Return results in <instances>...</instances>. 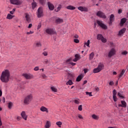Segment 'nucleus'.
Masks as SVG:
<instances>
[{"instance_id": "1", "label": "nucleus", "mask_w": 128, "mask_h": 128, "mask_svg": "<svg viewBox=\"0 0 128 128\" xmlns=\"http://www.w3.org/2000/svg\"><path fill=\"white\" fill-rule=\"evenodd\" d=\"M10 73L8 70H4L0 76V80L2 82H5V84L8 83V82H10Z\"/></svg>"}, {"instance_id": "2", "label": "nucleus", "mask_w": 128, "mask_h": 128, "mask_svg": "<svg viewBox=\"0 0 128 128\" xmlns=\"http://www.w3.org/2000/svg\"><path fill=\"white\" fill-rule=\"evenodd\" d=\"M32 100V94H29L25 97L24 99V104H30Z\"/></svg>"}, {"instance_id": "3", "label": "nucleus", "mask_w": 128, "mask_h": 128, "mask_svg": "<svg viewBox=\"0 0 128 128\" xmlns=\"http://www.w3.org/2000/svg\"><path fill=\"white\" fill-rule=\"evenodd\" d=\"M38 18H42V16H44V12L42 11V8H39L37 12Z\"/></svg>"}, {"instance_id": "4", "label": "nucleus", "mask_w": 128, "mask_h": 128, "mask_svg": "<svg viewBox=\"0 0 128 128\" xmlns=\"http://www.w3.org/2000/svg\"><path fill=\"white\" fill-rule=\"evenodd\" d=\"M46 32L48 34H56V31L52 28H48L46 30Z\"/></svg>"}, {"instance_id": "5", "label": "nucleus", "mask_w": 128, "mask_h": 128, "mask_svg": "<svg viewBox=\"0 0 128 128\" xmlns=\"http://www.w3.org/2000/svg\"><path fill=\"white\" fill-rule=\"evenodd\" d=\"M116 54V50L114 48H112L108 53V58H112V56H114Z\"/></svg>"}, {"instance_id": "6", "label": "nucleus", "mask_w": 128, "mask_h": 128, "mask_svg": "<svg viewBox=\"0 0 128 128\" xmlns=\"http://www.w3.org/2000/svg\"><path fill=\"white\" fill-rule=\"evenodd\" d=\"M97 24H98V26H100V28H102L104 30H108V26L102 23V22L101 21L98 20Z\"/></svg>"}, {"instance_id": "7", "label": "nucleus", "mask_w": 128, "mask_h": 128, "mask_svg": "<svg viewBox=\"0 0 128 128\" xmlns=\"http://www.w3.org/2000/svg\"><path fill=\"white\" fill-rule=\"evenodd\" d=\"M10 2L12 4H16V6L22 4V1L20 0H10Z\"/></svg>"}, {"instance_id": "8", "label": "nucleus", "mask_w": 128, "mask_h": 128, "mask_svg": "<svg viewBox=\"0 0 128 128\" xmlns=\"http://www.w3.org/2000/svg\"><path fill=\"white\" fill-rule=\"evenodd\" d=\"M22 76L26 80H32L34 78V76L31 74H24Z\"/></svg>"}, {"instance_id": "9", "label": "nucleus", "mask_w": 128, "mask_h": 128, "mask_svg": "<svg viewBox=\"0 0 128 128\" xmlns=\"http://www.w3.org/2000/svg\"><path fill=\"white\" fill-rule=\"evenodd\" d=\"M96 16H100V18H106V15L104 14V12L100 11H98L97 12Z\"/></svg>"}, {"instance_id": "10", "label": "nucleus", "mask_w": 128, "mask_h": 128, "mask_svg": "<svg viewBox=\"0 0 128 128\" xmlns=\"http://www.w3.org/2000/svg\"><path fill=\"white\" fill-rule=\"evenodd\" d=\"M114 14H112L110 16V18L109 24L110 26H112V22H114Z\"/></svg>"}, {"instance_id": "11", "label": "nucleus", "mask_w": 128, "mask_h": 128, "mask_svg": "<svg viewBox=\"0 0 128 128\" xmlns=\"http://www.w3.org/2000/svg\"><path fill=\"white\" fill-rule=\"evenodd\" d=\"M48 6L50 10H54V6L53 4H52L51 2H48Z\"/></svg>"}, {"instance_id": "12", "label": "nucleus", "mask_w": 128, "mask_h": 128, "mask_svg": "<svg viewBox=\"0 0 128 128\" xmlns=\"http://www.w3.org/2000/svg\"><path fill=\"white\" fill-rule=\"evenodd\" d=\"M40 110L41 112H45L46 113L48 112V109L44 106H42L40 107Z\"/></svg>"}, {"instance_id": "13", "label": "nucleus", "mask_w": 128, "mask_h": 128, "mask_svg": "<svg viewBox=\"0 0 128 128\" xmlns=\"http://www.w3.org/2000/svg\"><path fill=\"white\" fill-rule=\"evenodd\" d=\"M21 116H22V118L24 120H26V119L28 118V116H26V112L22 111L21 112Z\"/></svg>"}, {"instance_id": "14", "label": "nucleus", "mask_w": 128, "mask_h": 128, "mask_svg": "<svg viewBox=\"0 0 128 128\" xmlns=\"http://www.w3.org/2000/svg\"><path fill=\"white\" fill-rule=\"evenodd\" d=\"M113 100L114 102H116L118 98H116V90H113Z\"/></svg>"}, {"instance_id": "15", "label": "nucleus", "mask_w": 128, "mask_h": 128, "mask_svg": "<svg viewBox=\"0 0 128 128\" xmlns=\"http://www.w3.org/2000/svg\"><path fill=\"white\" fill-rule=\"evenodd\" d=\"M121 104H118L119 107H122V108H126V102L122 100L121 101Z\"/></svg>"}, {"instance_id": "16", "label": "nucleus", "mask_w": 128, "mask_h": 128, "mask_svg": "<svg viewBox=\"0 0 128 128\" xmlns=\"http://www.w3.org/2000/svg\"><path fill=\"white\" fill-rule=\"evenodd\" d=\"M80 60V56L78 54H76L75 55V58L73 60V62H76L77 60Z\"/></svg>"}, {"instance_id": "17", "label": "nucleus", "mask_w": 128, "mask_h": 128, "mask_svg": "<svg viewBox=\"0 0 128 128\" xmlns=\"http://www.w3.org/2000/svg\"><path fill=\"white\" fill-rule=\"evenodd\" d=\"M34 46L36 48H40L42 46V42H40V41H36Z\"/></svg>"}, {"instance_id": "18", "label": "nucleus", "mask_w": 128, "mask_h": 128, "mask_svg": "<svg viewBox=\"0 0 128 128\" xmlns=\"http://www.w3.org/2000/svg\"><path fill=\"white\" fill-rule=\"evenodd\" d=\"M55 22L56 24H62V22H64V20L60 18H57L56 19Z\"/></svg>"}, {"instance_id": "19", "label": "nucleus", "mask_w": 128, "mask_h": 128, "mask_svg": "<svg viewBox=\"0 0 128 128\" xmlns=\"http://www.w3.org/2000/svg\"><path fill=\"white\" fill-rule=\"evenodd\" d=\"M25 18L26 19V20L28 22H30V20H31L30 16V15L28 14H26Z\"/></svg>"}, {"instance_id": "20", "label": "nucleus", "mask_w": 128, "mask_h": 128, "mask_svg": "<svg viewBox=\"0 0 128 128\" xmlns=\"http://www.w3.org/2000/svg\"><path fill=\"white\" fill-rule=\"evenodd\" d=\"M82 78H84V76H82V74H80L77 77L76 82H80Z\"/></svg>"}, {"instance_id": "21", "label": "nucleus", "mask_w": 128, "mask_h": 128, "mask_svg": "<svg viewBox=\"0 0 128 128\" xmlns=\"http://www.w3.org/2000/svg\"><path fill=\"white\" fill-rule=\"evenodd\" d=\"M126 28H123L119 32L118 36H122V35L124 34V32H126Z\"/></svg>"}, {"instance_id": "22", "label": "nucleus", "mask_w": 128, "mask_h": 128, "mask_svg": "<svg viewBox=\"0 0 128 128\" xmlns=\"http://www.w3.org/2000/svg\"><path fill=\"white\" fill-rule=\"evenodd\" d=\"M78 10H80L81 12H86L88 10V8H84L82 6L78 7Z\"/></svg>"}, {"instance_id": "23", "label": "nucleus", "mask_w": 128, "mask_h": 128, "mask_svg": "<svg viewBox=\"0 0 128 128\" xmlns=\"http://www.w3.org/2000/svg\"><path fill=\"white\" fill-rule=\"evenodd\" d=\"M126 18H123L121 19L120 22V26H122L123 24H126Z\"/></svg>"}, {"instance_id": "24", "label": "nucleus", "mask_w": 128, "mask_h": 128, "mask_svg": "<svg viewBox=\"0 0 128 128\" xmlns=\"http://www.w3.org/2000/svg\"><path fill=\"white\" fill-rule=\"evenodd\" d=\"M50 126H51L50 122L47 121L45 126H44V128H50Z\"/></svg>"}, {"instance_id": "25", "label": "nucleus", "mask_w": 128, "mask_h": 128, "mask_svg": "<svg viewBox=\"0 0 128 128\" xmlns=\"http://www.w3.org/2000/svg\"><path fill=\"white\" fill-rule=\"evenodd\" d=\"M99 70H102L104 68V64L100 63L98 64V68Z\"/></svg>"}, {"instance_id": "26", "label": "nucleus", "mask_w": 128, "mask_h": 128, "mask_svg": "<svg viewBox=\"0 0 128 128\" xmlns=\"http://www.w3.org/2000/svg\"><path fill=\"white\" fill-rule=\"evenodd\" d=\"M14 16H12V14H8L7 15L6 19L7 20H12Z\"/></svg>"}, {"instance_id": "27", "label": "nucleus", "mask_w": 128, "mask_h": 128, "mask_svg": "<svg viewBox=\"0 0 128 128\" xmlns=\"http://www.w3.org/2000/svg\"><path fill=\"white\" fill-rule=\"evenodd\" d=\"M68 10H74L76 8V7L72 6H68L66 7Z\"/></svg>"}, {"instance_id": "28", "label": "nucleus", "mask_w": 128, "mask_h": 128, "mask_svg": "<svg viewBox=\"0 0 128 128\" xmlns=\"http://www.w3.org/2000/svg\"><path fill=\"white\" fill-rule=\"evenodd\" d=\"M94 52H92L89 56V59L92 60L94 58Z\"/></svg>"}, {"instance_id": "29", "label": "nucleus", "mask_w": 128, "mask_h": 128, "mask_svg": "<svg viewBox=\"0 0 128 128\" xmlns=\"http://www.w3.org/2000/svg\"><path fill=\"white\" fill-rule=\"evenodd\" d=\"M124 72H126V70H122L119 75V78H120L124 76Z\"/></svg>"}, {"instance_id": "30", "label": "nucleus", "mask_w": 128, "mask_h": 128, "mask_svg": "<svg viewBox=\"0 0 128 128\" xmlns=\"http://www.w3.org/2000/svg\"><path fill=\"white\" fill-rule=\"evenodd\" d=\"M104 38V36L102 34H98L97 35V40H102Z\"/></svg>"}, {"instance_id": "31", "label": "nucleus", "mask_w": 128, "mask_h": 128, "mask_svg": "<svg viewBox=\"0 0 128 128\" xmlns=\"http://www.w3.org/2000/svg\"><path fill=\"white\" fill-rule=\"evenodd\" d=\"M52 92H58V89L54 86H52L50 88Z\"/></svg>"}, {"instance_id": "32", "label": "nucleus", "mask_w": 128, "mask_h": 128, "mask_svg": "<svg viewBox=\"0 0 128 128\" xmlns=\"http://www.w3.org/2000/svg\"><path fill=\"white\" fill-rule=\"evenodd\" d=\"M66 84L67 86H72V84H74V82H72V80H69L68 82H66Z\"/></svg>"}, {"instance_id": "33", "label": "nucleus", "mask_w": 128, "mask_h": 128, "mask_svg": "<svg viewBox=\"0 0 128 128\" xmlns=\"http://www.w3.org/2000/svg\"><path fill=\"white\" fill-rule=\"evenodd\" d=\"M100 72V70H99L98 68H94V70H93V72L94 74H96L98 72Z\"/></svg>"}, {"instance_id": "34", "label": "nucleus", "mask_w": 128, "mask_h": 128, "mask_svg": "<svg viewBox=\"0 0 128 128\" xmlns=\"http://www.w3.org/2000/svg\"><path fill=\"white\" fill-rule=\"evenodd\" d=\"M56 124L58 126V128H62L61 126L62 124V122L60 121L57 122H56Z\"/></svg>"}, {"instance_id": "35", "label": "nucleus", "mask_w": 128, "mask_h": 128, "mask_svg": "<svg viewBox=\"0 0 128 128\" xmlns=\"http://www.w3.org/2000/svg\"><path fill=\"white\" fill-rule=\"evenodd\" d=\"M12 102H9L8 103V108L9 110H12Z\"/></svg>"}, {"instance_id": "36", "label": "nucleus", "mask_w": 128, "mask_h": 128, "mask_svg": "<svg viewBox=\"0 0 128 128\" xmlns=\"http://www.w3.org/2000/svg\"><path fill=\"white\" fill-rule=\"evenodd\" d=\"M32 8L33 9L35 8L36 6V2H34H34H32Z\"/></svg>"}, {"instance_id": "37", "label": "nucleus", "mask_w": 128, "mask_h": 128, "mask_svg": "<svg viewBox=\"0 0 128 128\" xmlns=\"http://www.w3.org/2000/svg\"><path fill=\"white\" fill-rule=\"evenodd\" d=\"M80 99H76L74 100V104H80Z\"/></svg>"}, {"instance_id": "38", "label": "nucleus", "mask_w": 128, "mask_h": 128, "mask_svg": "<svg viewBox=\"0 0 128 128\" xmlns=\"http://www.w3.org/2000/svg\"><path fill=\"white\" fill-rule=\"evenodd\" d=\"M62 8V6L60 5H59L56 9L55 10L56 12H58L59 10H60V9Z\"/></svg>"}, {"instance_id": "39", "label": "nucleus", "mask_w": 128, "mask_h": 128, "mask_svg": "<svg viewBox=\"0 0 128 128\" xmlns=\"http://www.w3.org/2000/svg\"><path fill=\"white\" fill-rule=\"evenodd\" d=\"M92 116L94 118V120H98V116L94 114L92 115Z\"/></svg>"}, {"instance_id": "40", "label": "nucleus", "mask_w": 128, "mask_h": 128, "mask_svg": "<svg viewBox=\"0 0 128 128\" xmlns=\"http://www.w3.org/2000/svg\"><path fill=\"white\" fill-rule=\"evenodd\" d=\"M90 40H88L87 42H85L84 45L88 46V48H90Z\"/></svg>"}, {"instance_id": "41", "label": "nucleus", "mask_w": 128, "mask_h": 128, "mask_svg": "<svg viewBox=\"0 0 128 128\" xmlns=\"http://www.w3.org/2000/svg\"><path fill=\"white\" fill-rule=\"evenodd\" d=\"M118 96H120V98H124V96H122V94H120V92L118 93Z\"/></svg>"}, {"instance_id": "42", "label": "nucleus", "mask_w": 128, "mask_h": 128, "mask_svg": "<svg viewBox=\"0 0 128 128\" xmlns=\"http://www.w3.org/2000/svg\"><path fill=\"white\" fill-rule=\"evenodd\" d=\"M70 59H68L66 62V64H70Z\"/></svg>"}, {"instance_id": "43", "label": "nucleus", "mask_w": 128, "mask_h": 128, "mask_svg": "<svg viewBox=\"0 0 128 128\" xmlns=\"http://www.w3.org/2000/svg\"><path fill=\"white\" fill-rule=\"evenodd\" d=\"M86 94L87 96H92V92H86Z\"/></svg>"}, {"instance_id": "44", "label": "nucleus", "mask_w": 128, "mask_h": 128, "mask_svg": "<svg viewBox=\"0 0 128 128\" xmlns=\"http://www.w3.org/2000/svg\"><path fill=\"white\" fill-rule=\"evenodd\" d=\"M44 64H48L49 62H48V59H45L44 60Z\"/></svg>"}, {"instance_id": "45", "label": "nucleus", "mask_w": 128, "mask_h": 128, "mask_svg": "<svg viewBox=\"0 0 128 128\" xmlns=\"http://www.w3.org/2000/svg\"><path fill=\"white\" fill-rule=\"evenodd\" d=\"M101 40H102V42H104V43L106 42V39L104 37L102 38L101 39Z\"/></svg>"}, {"instance_id": "46", "label": "nucleus", "mask_w": 128, "mask_h": 128, "mask_svg": "<svg viewBox=\"0 0 128 128\" xmlns=\"http://www.w3.org/2000/svg\"><path fill=\"white\" fill-rule=\"evenodd\" d=\"M39 2L41 4H44V2H46V0H38Z\"/></svg>"}, {"instance_id": "47", "label": "nucleus", "mask_w": 128, "mask_h": 128, "mask_svg": "<svg viewBox=\"0 0 128 128\" xmlns=\"http://www.w3.org/2000/svg\"><path fill=\"white\" fill-rule=\"evenodd\" d=\"M78 110H80V112H82V106L80 105L78 107Z\"/></svg>"}, {"instance_id": "48", "label": "nucleus", "mask_w": 128, "mask_h": 128, "mask_svg": "<svg viewBox=\"0 0 128 128\" xmlns=\"http://www.w3.org/2000/svg\"><path fill=\"white\" fill-rule=\"evenodd\" d=\"M122 54L123 56H126V54H128V52H126V51L122 52Z\"/></svg>"}, {"instance_id": "49", "label": "nucleus", "mask_w": 128, "mask_h": 128, "mask_svg": "<svg viewBox=\"0 0 128 128\" xmlns=\"http://www.w3.org/2000/svg\"><path fill=\"white\" fill-rule=\"evenodd\" d=\"M15 11H16V9L14 8L12 11L10 12V14H14V12Z\"/></svg>"}, {"instance_id": "50", "label": "nucleus", "mask_w": 128, "mask_h": 128, "mask_svg": "<svg viewBox=\"0 0 128 128\" xmlns=\"http://www.w3.org/2000/svg\"><path fill=\"white\" fill-rule=\"evenodd\" d=\"M74 42H76V44H78V42H80V40L78 39H74Z\"/></svg>"}, {"instance_id": "51", "label": "nucleus", "mask_w": 128, "mask_h": 128, "mask_svg": "<svg viewBox=\"0 0 128 128\" xmlns=\"http://www.w3.org/2000/svg\"><path fill=\"white\" fill-rule=\"evenodd\" d=\"M40 70V68H38V66H36L34 68V70H35V72H38V70Z\"/></svg>"}, {"instance_id": "52", "label": "nucleus", "mask_w": 128, "mask_h": 128, "mask_svg": "<svg viewBox=\"0 0 128 128\" xmlns=\"http://www.w3.org/2000/svg\"><path fill=\"white\" fill-rule=\"evenodd\" d=\"M78 118H80L81 120L84 119V117H82V116L80 114H78Z\"/></svg>"}, {"instance_id": "53", "label": "nucleus", "mask_w": 128, "mask_h": 128, "mask_svg": "<svg viewBox=\"0 0 128 128\" xmlns=\"http://www.w3.org/2000/svg\"><path fill=\"white\" fill-rule=\"evenodd\" d=\"M42 54H43L44 56H48V52H43Z\"/></svg>"}, {"instance_id": "54", "label": "nucleus", "mask_w": 128, "mask_h": 128, "mask_svg": "<svg viewBox=\"0 0 128 128\" xmlns=\"http://www.w3.org/2000/svg\"><path fill=\"white\" fill-rule=\"evenodd\" d=\"M34 34V32L32 31H30V32H27L26 34Z\"/></svg>"}, {"instance_id": "55", "label": "nucleus", "mask_w": 128, "mask_h": 128, "mask_svg": "<svg viewBox=\"0 0 128 128\" xmlns=\"http://www.w3.org/2000/svg\"><path fill=\"white\" fill-rule=\"evenodd\" d=\"M122 12V9H119L118 10V14H120Z\"/></svg>"}, {"instance_id": "56", "label": "nucleus", "mask_w": 128, "mask_h": 128, "mask_svg": "<svg viewBox=\"0 0 128 128\" xmlns=\"http://www.w3.org/2000/svg\"><path fill=\"white\" fill-rule=\"evenodd\" d=\"M109 84H110V86H114V82L113 81H110L109 82Z\"/></svg>"}, {"instance_id": "57", "label": "nucleus", "mask_w": 128, "mask_h": 128, "mask_svg": "<svg viewBox=\"0 0 128 128\" xmlns=\"http://www.w3.org/2000/svg\"><path fill=\"white\" fill-rule=\"evenodd\" d=\"M16 120H22V117L20 116H18L16 118Z\"/></svg>"}, {"instance_id": "58", "label": "nucleus", "mask_w": 128, "mask_h": 128, "mask_svg": "<svg viewBox=\"0 0 128 128\" xmlns=\"http://www.w3.org/2000/svg\"><path fill=\"white\" fill-rule=\"evenodd\" d=\"M84 70V74H86L88 72V70L85 68Z\"/></svg>"}, {"instance_id": "59", "label": "nucleus", "mask_w": 128, "mask_h": 128, "mask_svg": "<svg viewBox=\"0 0 128 128\" xmlns=\"http://www.w3.org/2000/svg\"><path fill=\"white\" fill-rule=\"evenodd\" d=\"M32 26V24H30L28 26V28H30Z\"/></svg>"}, {"instance_id": "60", "label": "nucleus", "mask_w": 128, "mask_h": 128, "mask_svg": "<svg viewBox=\"0 0 128 128\" xmlns=\"http://www.w3.org/2000/svg\"><path fill=\"white\" fill-rule=\"evenodd\" d=\"M42 77L44 78H47L46 76V74H43L42 75Z\"/></svg>"}, {"instance_id": "61", "label": "nucleus", "mask_w": 128, "mask_h": 128, "mask_svg": "<svg viewBox=\"0 0 128 128\" xmlns=\"http://www.w3.org/2000/svg\"><path fill=\"white\" fill-rule=\"evenodd\" d=\"M40 28H42V25L40 24H39L38 26V30H40Z\"/></svg>"}, {"instance_id": "62", "label": "nucleus", "mask_w": 128, "mask_h": 128, "mask_svg": "<svg viewBox=\"0 0 128 128\" xmlns=\"http://www.w3.org/2000/svg\"><path fill=\"white\" fill-rule=\"evenodd\" d=\"M74 38H78V34L74 35Z\"/></svg>"}, {"instance_id": "63", "label": "nucleus", "mask_w": 128, "mask_h": 128, "mask_svg": "<svg viewBox=\"0 0 128 128\" xmlns=\"http://www.w3.org/2000/svg\"><path fill=\"white\" fill-rule=\"evenodd\" d=\"M95 90L96 92H98V90H100V88L97 87L95 88Z\"/></svg>"}, {"instance_id": "64", "label": "nucleus", "mask_w": 128, "mask_h": 128, "mask_svg": "<svg viewBox=\"0 0 128 128\" xmlns=\"http://www.w3.org/2000/svg\"><path fill=\"white\" fill-rule=\"evenodd\" d=\"M70 64H72V66H76V64L74 62H71Z\"/></svg>"}]
</instances>
